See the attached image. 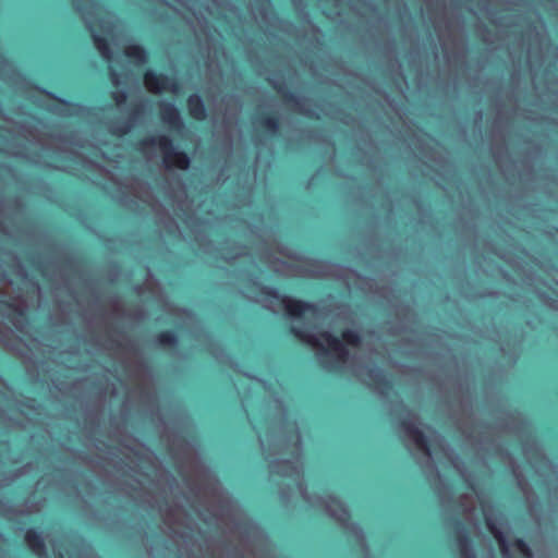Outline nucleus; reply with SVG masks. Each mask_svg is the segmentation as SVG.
<instances>
[{
    "instance_id": "f257e3e1",
    "label": "nucleus",
    "mask_w": 558,
    "mask_h": 558,
    "mask_svg": "<svg viewBox=\"0 0 558 558\" xmlns=\"http://www.w3.org/2000/svg\"><path fill=\"white\" fill-rule=\"evenodd\" d=\"M291 2L302 22L313 32L312 47L320 50L322 31L312 21L305 0H291ZM330 2L335 7L333 11L329 13L324 11L329 19H338L339 23H343L342 11L348 8L357 16L359 22H365L369 32L389 35L386 40H375L374 44L388 61L386 71L396 89L401 94L400 101L393 99L384 89L369 86L372 92L362 94L355 101L354 113L343 110L326 113L343 124L352 125V137L355 141L353 155L376 177L373 189L359 186L356 195H353L354 201L372 209L378 208L384 211L385 217H393L397 203L385 183L386 154L391 145L402 143L417 158L421 174L445 191L449 185L457 183L456 167L439 142L408 123L403 99L410 85L398 59L397 41L392 35L390 21L379 12L377 0H330Z\"/></svg>"
},
{
    "instance_id": "f03ea898",
    "label": "nucleus",
    "mask_w": 558,
    "mask_h": 558,
    "mask_svg": "<svg viewBox=\"0 0 558 558\" xmlns=\"http://www.w3.org/2000/svg\"><path fill=\"white\" fill-rule=\"evenodd\" d=\"M438 369L436 380L440 391L449 398L450 417L460 425L466 441L472 445L480 459L485 463L487 458H498L504 462L515 480L518 488L524 496L530 515L539 522L542 508L537 494L525 478L521 465L506 448L499 436L510 433L517 436L522 444L524 438L535 440L532 424L520 413L500 411L494 425L475 424L473 408L475 403V377L464 365H460L452 350L447 348L436 353L434 357Z\"/></svg>"
},
{
    "instance_id": "7ed1b4c3",
    "label": "nucleus",
    "mask_w": 558,
    "mask_h": 558,
    "mask_svg": "<svg viewBox=\"0 0 558 558\" xmlns=\"http://www.w3.org/2000/svg\"><path fill=\"white\" fill-rule=\"evenodd\" d=\"M453 8L448 12L445 0H423L421 9L425 23L434 29L437 43L432 39V58L421 43L418 31L409 13L407 4L402 7L400 27L404 44L411 47L407 53L410 69L418 92L434 87L444 98H457L460 74L469 70V37L460 0H451ZM432 37V34H429Z\"/></svg>"
},
{
    "instance_id": "20e7f679",
    "label": "nucleus",
    "mask_w": 558,
    "mask_h": 558,
    "mask_svg": "<svg viewBox=\"0 0 558 558\" xmlns=\"http://www.w3.org/2000/svg\"><path fill=\"white\" fill-rule=\"evenodd\" d=\"M387 405L391 415L402 416L398 425L404 434L405 446L439 500L444 525L446 530H452L456 534L461 558H476L473 543L461 520V517H464L471 524L478 525L476 499L472 494H462L458 501L453 502L452 487L440 474L434 454L446 458L473 492L476 487V476L466 469L463 459L439 432L428 428V435H425L418 428L417 414L402 400L391 401Z\"/></svg>"
},
{
    "instance_id": "39448f33",
    "label": "nucleus",
    "mask_w": 558,
    "mask_h": 558,
    "mask_svg": "<svg viewBox=\"0 0 558 558\" xmlns=\"http://www.w3.org/2000/svg\"><path fill=\"white\" fill-rule=\"evenodd\" d=\"M278 415L267 420L266 440L262 438L260 430L250 418L252 428L257 435L260 449L269 462L270 474L289 477L295 481L302 498L312 508L323 509L340 526L351 533L361 546L364 558L369 557V548L364 531L359 523L350 522V511L345 504L335 496L322 497L311 495L303 476V444L296 423L288 420L287 409L281 399L274 400Z\"/></svg>"
},
{
    "instance_id": "423d86ee",
    "label": "nucleus",
    "mask_w": 558,
    "mask_h": 558,
    "mask_svg": "<svg viewBox=\"0 0 558 558\" xmlns=\"http://www.w3.org/2000/svg\"><path fill=\"white\" fill-rule=\"evenodd\" d=\"M315 329V324L302 327L292 326L291 332L302 342L315 349L318 363L328 372L340 369L342 364L351 359L353 374L360 381L373 387L381 401L387 402L392 386L384 369L374 361H364L351 355L347 348V345L356 347L361 344V333L355 329H345L341 333V339H339L330 331L316 333Z\"/></svg>"
},
{
    "instance_id": "0eeeda50",
    "label": "nucleus",
    "mask_w": 558,
    "mask_h": 558,
    "mask_svg": "<svg viewBox=\"0 0 558 558\" xmlns=\"http://www.w3.org/2000/svg\"><path fill=\"white\" fill-rule=\"evenodd\" d=\"M219 251L223 260L231 263L239 259L244 266L235 272L238 281H247L252 286L259 288L262 294L278 301L291 320L300 319L306 314H308L315 322L325 316V308L320 307L316 303L298 300L289 295H281L276 288L259 286V278L256 271L257 265L252 256L247 254V247L245 245L225 242Z\"/></svg>"
},
{
    "instance_id": "6e6552de",
    "label": "nucleus",
    "mask_w": 558,
    "mask_h": 558,
    "mask_svg": "<svg viewBox=\"0 0 558 558\" xmlns=\"http://www.w3.org/2000/svg\"><path fill=\"white\" fill-rule=\"evenodd\" d=\"M10 459V445L8 440H0V470L5 461ZM35 469L33 462H27L17 469L3 473L0 471V487L8 485L17 478L26 475ZM46 504L45 497H37L32 493L22 504H14L9 499L0 496V514L9 520L15 519L17 515L35 514L41 511Z\"/></svg>"
},
{
    "instance_id": "1a4fd4ad",
    "label": "nucleus",
    "mask_w": 558,
    "mask_h": 558,
    "mask_svg": "<svg viewBox=\"0 0 558 558\" xmlns=\"http://www.w3.org/2000/svg\"><path fill=\"white\" fill-rule=\"evenodd\" d=\"M75 10L80 13L85 27L90 33L94 45L100 56L106 60L112 59L113 52L109 47L108 40L102 37L98 29L105 35H111L113 31L112 23L101 16L100 7L93 0H73Z\"/></svg>"
},
{
    "instance_id": "9d476101",
    "label": "nucleus",
    "mask_w": 558,
    "mask_h": 558,
    "mask_svg": "<svg viewBox=\"0 0 558 558\" xmlns=\"http://www.w3.org/2000/svg\"><path fill=\"white\" fill-rule=\"evenodd\" d=\"M522 452L535 474L541 478L555 507H558V466L545 454L544 449L535 440L524 438Z\"/></svg>"
},
{
    "instance_id": "9b49d317",
    "label": "nucleus",
    "mask_w": 558,
    "mask_h": 558,
    "mask_svg": "<svg viewBox=\"0 0 558 558\" xmlns=\"http://www.w3.org/2000/svg\"><path fill=\"white\" fill-rule=\"evenodd\" d=\"M367 292L373 294L376 299L386 302L395 310L397 316H402L400 322L391 325L390 332L396 335L403 331L411 330L416 323L414 310L411 305H398L396 290L391 286H379L375 279L367 278L364 281Z\"/></svg>"
},
{
    "instance_id": "f8f14e48",
    "label": "nucleus",
    "mask_w": 558,
    "mask_h": 558,
    "mask_svg": "<svg viewBox=\"0 0 558 558\" xmlns=\"http://www.w3.org/2000/svg\"><path fill=\"white\" fill-rule=\"evenodd\" d=\"M266 81L278 95L283 97L286 102L292 104L294 109L300 114L307 118L318 119L319 112H324V110L320 108H314L307 97L291 92L288 88V80L286 78L283 72H270L266 76Z\"/></svg>"
},
{
    "instance_id": "ddd939ff",
    "label": "nucleus",
    "mask_w": 558,
    "mask_h": 558,
    "mask_svg": "<svg viewBox=\"0 0 558 558\" xmlns=\"http://www.w3.org/2000/svg\"><path fill=\"white\" fill-rule=\"evenodd\" d=\"M143 145L157 147L162 155V167L167 171L187 170L191 166V157L183 150L179 149L172 138L166 134H159L147 137L143 141Z\"/></svg>"
},
{
    "instance_id": "4468645a",
    "label": "nucleus",
    "mask_w": 558,
    "mask_h": 558,
    "mask_svg": "<svg viewBox=\"0 0 558 558\" xmlns=\"http://www.w3.org/2000/svg\"><path fill=\"white\" fill-rule=\"evenodd\" d=\"M482 513L488 532L497 541L504 558H512L507 533L510 531L506 515L494 505L481 501Z\"/></svg>"
},
{
    "instance_id": "2eb2a0df",
    "label": "nucleus",
    "mask_w": 558,
    "mask_h": 558,
    "mask_svg": "<svg viewBox=\"0 0 558 558\" xmlns=\"http://www.w3.org/2000/svg\"><path fill=\"white\" fill-rule=\"evenodd\" d=\"M87 168L97 169L100 174L107 181V184L104 186L110 193L111 197L114 198L119 204L123 207L129 208L131 210H135L138 207L136 195L133 193L131 186L123 184L120 181L113 179V173L106 169L104 166L92 159L84 160Z\"/></svg>"
},
{
    "instance_id": "dca6fc26",
    "label": "nucleus",
    "mask_w": 558,
    "mask_h": 558,
    "mask_svg": "<svg viewBox=\"0 0 558 558\" xmlns=\"http://www.w3.org/2000/svg\"><path fill=\"white\" fill-rule=\"evenodd\" d=\"M141 196L138 197L144 203L151 206L155 213V222L167 234H181L177 220L172 217L169 210L159 202H155L153 187L148 182L140 184Z\"/></svg>"
},
{
    "instance_id": "f3484780",
    "label": "nucleus",
    "mask_w": 558,
    "mask_h": 558,
    "mask_svg": "<svg viewBox=\"0 0 558 558\" xmlns=\"http://www.w3.org/2000/svg\"><path fill=\"white\" fill-rule=\"evenodd\" d=\"M459 229L460 235L465 242L464 245L472 244L473 251H477L480 248L483 252L492 255H496L498 257H504L502 251L496 245V243L492 240H482L477 232V216L472 211L469 220L462 222L459 220Z\"/></svg>"
},
{
    "instance_id": "a211bd4d",
    "label": "nucleus",
    "mask_w": 558,
    "mask_h": 558,
    "mask_svg": "<svg viewBox=\"0 0 558 558\" xmlns=\"http://www.w3.org/2000/svg\"><path fill=\"white\" fill-rule=\"evenodd\" d=\"M305 272L313 278L345 279L349 275L360 278V275L353 268L320 259L311 260L306 265Z\"/></svg>"
},
{
    "instance_id": "6ab92c4d",
    "label": "nucleus",
    "mask_w": 558,
    "mask_h": 558,
    "mask_svg": "<svg viewBox=\"0 0 558 558\" xmlns=\"http://www.w3.org/2000/svg\"><path fill=\"white\" fill-rule=\"evenodd\" d=\"M143 83L147 92L153 95H161L165 92L178 95L181 92V85L175 77L166 73H157L153 69L146 70L143 75Z\"/></svg>"
},
{
    "instance_id": "aec40b11",
    "label": "nucleus",
    "mask_w": 558,
    "mask_h": 558,
    "mask_svg": "<svg viewBox=\"0 0 558 558\" xmlns=\"http://www.w3.org/2000/svg\"><path fill=\"white\" fill-rule=\"evenodd\" d=\"M159 118L161 122L170 130L178 133H183L186 129L184 119L178 107L168 100H160L158 102Z\"/></svg>"
},
{
    "instance_id": "412c9836",
    "label": "nucleus",
    "mask_w": 558,
    "mask_h": 558,
    "mask_svg": "<svg viewBox=\"0 0 558 558\" xmlns=\"http://www.w3.org/2000/svg\"><path fill=\"white\" fill-rule=\"evenodd\" d=\"M41 93L47 95L50 99L56 100L58 104L48 106V110L60 117H80L87 112V108L81 104L71 102L65 98L59 97L52 92L40 89Z\"/></svg>"
},
{
    "instance_id": "4be33fe9",
    "label": "nucleus",
    "mask_w": 558,
    "mask_h": 558,
    "mask_svg": "<svg viewBox=\"0 0 558 558\" xmlns=\"http://www.w3.org/2000/svg\"><path fill=\"white\" fill-rule=\"evenodd\" d=\"M109 343L112 349L122 351L125 354H137L138 343L124 330H116L109 336Z\"/></svg>"
},
{
    "instance_id": "5701e85b",
    "label": "nucleus",
    "mask_w": 558,
    "mask_h": 558,
    "mask_svg": "<svg viewBox=\"0 0 558 558\" xmlns=\"http://www.w3.org/2000/svg\"><path fill=\"white\" fill-rule=\"evenodd\" d=\"M186 108L191 118L196 121L203 122L208 118L206 105L198 93H193L187 97Z\"/></svg>"
},
{
    "instance_id": "b1692460",
    "label": "nucleus",
    "mask_w": 558,
    "mask_h": 558,
    "mask_svg": "<svg viewBox=\"0 0 558 558\" xmlns=\"http://www.w3.org/2000/svg\"><path fill=\"white\" fill-rule=\"evenodd\" d=\"M521 342H522V331L517 332L514 335V339L512 342H507V343L500 344V351H501L502 355L505 357H507L508 367H512L517 363V361L519 359V354H520Z\"/></svg>"
},
{
    "instance_id": "393cba45",
    "label": "nucleus",
    "mask_w": 558,
    "mask_h": 558,
    "mask_svg": "<svg viewBox=\"0 0 558 558\" xmlns=\"http://www.w3.org/2000/svg\"><path fill=\"white\" fill-rule=\"evenodd\" d=\"M124 54L133 60L135 65H143L148 61L147 50L140 44H130L124 48Z\"/></svg>"
},
{
    "instance_id": "a878e982",
    "label": "nucleus",
    "mask_w": 558,
    "mask_h": 558,
    "mask_svg": "<svg viewBox=\"0 0 558 558\" xmlns=\"http://www.w3.org/2000/svg\"><path fill=\"white\" fill-rule=\"evenodd\" d=\"M133 290L137 294H143L146 290H150L154 294H159L161 291V284L159 280L155 277L151 269L146 266V280L143 284H135Z\"/></svg>"
},
{
    "instance_id": "bb28decb",
    "label": "nucleus",
    "mask_w": 558,
    "mask_h": 558,
    "mask_svg": "<svg viewBox=\"0 0 558 558\" xmlns=\"http://www.w3.org/2000/svg\"><path fill=\"white\" fill-rule=\"evenodd\" d=\"M110 310L109 312H105V320L107 317L117 319V320H126V316L129 315V310L123 306L120 299L117 295H113L109 300Z\"/></svg>"
},
{
    "instance_id": "cd10ccee",
    "label": "nucleus",
    "mask_w": 558,
    "mask_h": 558,
    "mask_svg": "<svg viewBox=\"0 0 558 558\" xmlns=\"http://www.w3.org/2000/svg\"><path fill=\"white\" fill-rule=\"evenodd\" d=\"M258 129H263L269 136H277L280 130V121L276 117H263L255 121Z\"/></svg>"
},
{
    "instance_id": "c85d7f7f",
    "label": "nucleus",
    "mask_w": 558,
    "mask_h": 558,
    "mask_svg": "<svg viewBox=\"0 0 558 558\" xmlns=\"http://www.w3.org/2000/svg\"><path fill=\"white\" fill-rule=\"evenodd\" d=\"M128 366L130 368L131 375L135 378H141V379H151L153 378L151 368L143 360H137L134 363H129Z\"/></svg>"
},
{
    "instance_id": "c756f323",
    "label": "nucleus",
    "mask_w": 558,
    "mask_h": 558,
    "mask_svg": "<svg viewBox=\"0 0 558 558\" xmlns=\"http://www.w3.org/2000/svg\"><path fill=\"white\" fill-rule=\"evenodd\" d=\"M154 342L158 347H174L179 343V339L174 331L167 330L158 333Z\"/></svg>"
},
{
    "instance_id": "7c9ffc66",
    "label": "nucleus",
    "mask_w": 558,
    "mask_h": 558,
    "mask_svg": "<svg viewBox=\"0 0 558 558\" xmlns=\"http://www.w3.org/2000/svg\"><path fill=\"white\" fill-rule=\"evenodd\" d=\"M412 203H413L414 207L417 209L418 222L421 225L429 223L430 222V218H432L430 209L428 207H425L417 199H413Z\"/></svg>"
},
{
    "instance_id": "2f4dec72",
    "label": "nucleus",
    "mask_w": 558,
    "mask_h": 558,
    "mask_svg": "<svg viewBox=\"0 0 558 558\" xmlns=\"http://www.w3.org/2000/svg\"><path fill=\"white\" fill-rule=\"evenodd\" d=\"M483 116H484L483 110L478 109L474 112V117H473V135L478 141H482V138H483V130H482Z\"/></svg>"
},
{
    "instance_id": "473e14b6",
    "label": "nucleus",
    "mask_w": 558,
    "mask_h": 558,
    "mask_svg": "<svg viewBox=\"0 0 558 558\" xmlns=\"http://www.w3.org/2000/svg\"><path fill=\"white\" fill-rule=\"evenodd\" d=\"M515 550L524 558H533V551L523 538H517L513 544Z\"/></svg>"
},
{
    "instance_id": "72a5a7b5",
    "label": "nucleus",
    "mask_w": 558,
    "mask_h": 558,
    "mask_svg": "<svg viewBox=\"0 0 558 558\" xmlns=\"http://www.w3.org/2000/svg\"><path fill=\"white\" fill-rule=\"evenodd\" d=\"M144 112H145L144 105H142V104L136 105L134 108H132V110L128 114L126 119L130 122H132V124L135 126L141 121L142 117L144 116Z\"/></svg>"
},
{
    "instance_id": "f704fd0d",
    "label": "nucleus",
    "mask_w": 558,
    "mask_h": 558,
    "mask_svg": "<svg viewBox=\"0 0 558 558\" xmlns=\"http://www.w3.org/2000/svg\"><path fill=\"white\" fill-rule=\"evenodd\" d=\"M148 316H149L148 311L145 307L141 306L134 311L129 310V315L126 316V320L143 322V320L147 319Z\"/></svg>"
},
{
    "instance_id": "c9c22d12",
    "label": "nucleus",
    "mask_w": 558,
    "mask_h": 558,
    "mask_svg": "<svg viewBox=\"0 0 558 558\" xmlns=\"http://www.w3.org/2000/svg\"><path fill=\"white\" fill-rule=\"evenodd\" d=\"M211 354L218 362H220V363L228 362L232 367H234V368L236 367V363H234L232 361V359L228 354H226L223 349L215 348L211 350Z\"/></svg>"
},
{
    "instance_id": "e433bc0d",
    "label": "nucleus",
    "mask_w": 558,
    "mask_h": 558,
    "mask_svg": "<svg viewBox=\"0 0 558 558\" xmlns=\"http://www.w3.org/2000/svg\"><path fill=\"white\" fill-rule=\"evenodd\" d=\"M461 294L464 295L466 299H485L488 296H498L499 292L483 290V291H480L476 293H468V292L461 290Z\"/></svg>"
},
{
    "instance_id": "4c0bfd02",
    "label": "nucleus",
    "mask_w": 558,
    "mask_h": 558,
    "mask_svg": "<svg viewBox=\"0 0 558 558\" xmlns=\"http://www.w3.org/2000/svg\"><path fill=\"white\" fill-rule=\"evenodd\" d=\"M128 92L125 89L114 90L112 92V98L116 101L118 107L123 106L128 99Z\"/></svg>"
},
{
    "instance_id": "58836bf2",
    "label": "nucleus",
    "mask_w": 558,
    "mask_h": 558,
    "mask_svg": "<svg viewBox=\"0 0 558 558\" xmlns=\"http://www.w3.org/2000/svg\"><path fill=\"white\" fill-rule=\"evenodd\" d=\"M245 56H246V60L254 66H259L262 65V59L260 57L258 56V53L256 51H254L253 49H246L245 51Z\"/></svg>"
},
{
    "instance_id": "ea45409f",
    "label": "nucleus",
    "mask_w": 558,
    "mask_h": 558,
    "mask_svg": "<svg viewBox=\"0 0 558 558\" xmlns=\"http://www.w3.org/2000/svg\"><path fill=\"white\" fill-rule=\"evenodd\" d=\"M121 270L117 263H111L108 271V281L114 283L120 277Z\"/></svg>"
},
{
    "instance_id": "a19ab883",
    "label": "nucleus",
    "mask_w": 558,
    "mask_h": 558,
    "mask_svg": "<svg viewBox=\"0 0 558 558\" xmlns=\"http://www.w3.org/2000/svg\"><path fill=\"white\" fill-rule=\"evenodd\" d=\"M133 128H134V125L132 124V122H130L128 119H125L116 126V132L119 135H124V134H128L129 132H131Z\"/></svg>"
},
{
    "instance_id": "79ce46f5",
    "label": "nucleus",
    "mask_w": 558,
    "mask_h": 558,
    "mask_svg": "<svg viewBox=\"0 0 558 558\" xmlns=\"http://www.w3.org/2000/svg\"><path fill=\"white\" fill-rule=\"evenodd\" d=\"M270 265L274 270L280 272H286V270L290 268V265L287 262L279 259L277 257L270 260Z\"/></svg>"
},
{
    "instance_id": "37998d69",
    "label": "nucleus",
    "mask_w": 558,
    "mask_h": 558,
    "mask_svg": "<svg viewBox=\"0 0 558 558\" xmlns=\"http://www.w3.org/2000/svg\"><path fill=\"white\" fill-rule=\"evenodd\" d=\"M538 296L542 299L544 304H546L548 307L558 311V300L553 299L551 296L547 295L546 293H538Z\"/></svg>"
},
{
    "instance_id": "c03bdc74",
    "label": "nucleus",
    "mask_w": 558,
    "mask_h": 558,
    "mask_svg": "<svg viewBox=\"0 0 558 558\" xmlns=\"http://www.w3.org/2000/svg\"><path fill=\"white\" fill-rule=\"evenodd\" d=\"M291 495H292V488L290 485H283L280 487L279 497L284 504L289 502Z\"/></svg>"
},
{
    "instance_id": "a18cd8bd",
    "label": "nucleus",
    "mask_w": 558,
    "mask_h": 558,
    "mask_svg": "<svg viewBox=\"0 0 558 558\" xmlns=\"http://www.w3.org/2000/svg\"><path fill=\"white\" fill-rule=\"evenodd\" d=\"M300 135L306 140H317L319 137V134L316 131L307 130V129L301 130Z\"/></svg>"
},
{
    "instance_id": "49530a36",
    "label": "nucleus",
    "mask_w": 558,
    "mask_h": 558,
    "mask_svg": "<svg viewBox=\"0 0 558 558\" xmlns=\"http://www.w3.org/2000/svg\"><path fill=\"white\" fill-rule=\"evenodd\" d=\"M109 74H110L111 83L114 86H120L123 84V82L121 81V75L117 71H114L113 69L110 68Z\"/></svg>"
},
{
    "instance_id": "de8ad7c7",
    "label": "nucleus",
    "mask_w": 558,
    "mask_h": 558,
    "mask_svg": "<svg viewBox=\"0 0 558 558\" xmlns=\"http://www.w3.org/2000/svg\"><path fill=\"white\" fill-rule=\"evenodd\" d=\"M459 136L462 142L466 143L469 140L468 128L465 124L459 126Z\"/></svg>"
},
{
    "instance_id": "09e8293b",
    "label": "nucleus",
    "mask_w": 558,
    "mask_h": 558,
    "mask_svg": "<svg viewBox=\"0 0 558 558\" xmlns=\"http://www.w3.org/2000/svg\"><path fill=\"white\" fill-rule=\"evenodd\" d=\"M182 313L186 316V318L189 320H191V323L196 320V316H195V314L192 311L186 310V308H182Z\"/></svg>"
},
{
    "instance_id": "8fccbe9b",
    "label": "nucleus",
    "mask_w": 558,
    "mask_h": 558,
    "mask_svg": "<svg viewBox=\"0 0 558 558\" xmlns=\"http://www.w3.org/2000/svg\"><path fill=\"white\" fill-rule=\"evenodd\" d=\"M182 195L184 196V198H187L186 193L184 191L182 192ZM185 203H186V199L179 202L180 209H182V210L184 209Z\"/></svg>"
},
{
    "instance_id": "3c124183",
    "label": "nucleus",
    "mask_w": 558,
    "mask_h": 558,
    "mask_svg": "<svg viewBox=\"0 0 558 558\" xmlns=\"http://www.w3.org/2000/svg\"><path fill=\"white\" fill-rule=\"evenodd\" d=\"M308 66H310V70H311L312 74L315 75L316 74V70H317L316 64L311 62Z\"/></svg>"
},
{
    "instance_id": "603ef678",
    "label": "nucleus",
    "mask_w": 558,
    "mask_h": 558,
    "mask_svg": "<svg viewBox=\"0 0 558 558\" xmlns=\"http://www.w3.org/2000/svg\"><path fill=\"white\" fill-rule=\"evenodd\" d=\"M320 170H318L308 181V186L316 180V178L318 177Z\"/></svg>"
},
{
    "instance_id": "864d4df0",
    "label": "nucleus",
    "mask_w": 558,
    "mask_h": 558,
    "mask_svg": "<svg viewBox=\"0 0 558 558\" xmlns=\"http://www.w3.org/2000/svg\"><path fill=\"white\" fill-rule=\"evenodd\" d=\"M525 279H526L527 283H533L535 281V278L531 275H526Z\"/></svg>"
},
{
    "instance_id": "5fc2aeb1",
    "label": "nucleus",
    "mask_w": 558,
    "mask_h": 558,
    "mask_svg": "<svg viewBox=\"0 0 558 558\" xmlns=\"http://www.w3.org/2000/svg\"><path fill=\"white\" fill-rule=\"evenodd\" d=\"M472 15H477V12L472 8V7H466L465 8Z\"/></svg>"
},
{
    "instance_id": "6e6d98bb",
    "label": "nucleus",
    "mask_w": 558,
    "mask_h": 558,
    "mask_svg": "<svg viewBox=\"0 0 558 558\" xmlns=\"http://www.w3.org/2000/svg\"><path fill=\"white\" fill-rule=\"evenodd\" d=\"M330 149H331V158L333 159L335 155H336V150H335L333 144H330Z\"/></svg>"
},
{
    "instance_id": "4d7b16f0",
    "label": "nucleus",
    "mask_w": 558,
    "mask_h": 558,
    "mask_svg": "<svg viewBox=\"0 0 558 558\" xmlns=\"http://www.w3.org/2000/svg\"><path fill=\"white\" fill-rule=\"evenodd\" d=\"M550 234H553L554 236H556L558 239V229L553 228V232H550Z\"/></svg>"
},
{
    "instance_id": "13d9d810",
    "label": "nucleus",
    "mask_w": 558,
    "mask_h": 558,
    "mask_svg": "<svg viewBox=\"0 0 558 558\" xmlns=\"http://www.w3.org/2000/svg\"><path fill=\"white\" fill-rule=\"evenodd\" d=\"M222 175H223V169H221L220 173L218 174V180H222V182H225L226 179H222Z\"/></svg>"
},
{
    "instance_id": "bf43d9fd",
    "label": "nucleus",
    "mask_w": 558,
    "mask_h": 558,
    "mask_svg": "<svg viewBox=\"0 0 558 558\" xmlns=\"http://www.w3.org/2000/svg\"><path fill=\"white\" fill-rule=\"evenodd\" d=\"M500 272H501V275H502V277H504V278H506L507 280H509V278L507 277V274H506V271H505V270H501V269H500Z\"/></svg>"
},
{
    "instance_id": "052dcab7",
    "label": "nucleus",
    "mask_w": 558,
    "mask_h": 558,
    "mask_svg": "<svg viewBox=\"0 0 558 558\" xmlns=\"http://www.w3.org/2000/svg\"><path fill=\"white\" fill-rule=\"evenodd\" d=\"M554 183L558 185V177L553 180Z\"/></svg>"
},
{
    "instance_id": "680f3d73",
    "label": "nucleus",
    "mask_w": 558,
    "mask_h": 558,
    "mask_svg": "<svg viewBox=\"0 0 558 558\" xmlns=\"http://www.w3.org/2000/svg\"><path fill=\"white\" fill-rule=\"evenodd\" d=\"M245 226H246L248 229H251V227H252V226L250 225V222H245Z\"/></svg>"
},
{
    "instance_id": "e2e57ef3",
    "label": "nucleus",
    "mask_w": 558,
    "mask_h": 558,
    "mask_svg": "<svg viewBox=\"0 0 558 558\" xmlns=\"http://www.w3.org/2000/svg\"><path fill=\"white\" fill-rule=\"evenodd\" d=\"M510 299L517 301V298L514 295H510Z\"/></svg>"
},
{
    "instance_id": "0e129e2a",
    "label": "nucleus",
    "mask_w": 558,
    "mask_h": 558,
    "mask_svg": "<svg viewBox=\"0 0 558 558\" xmlns=\"http://www.w3.org/2000/svg\"><path fill=\"white\" fill-rule=\"evenodd\" d=\"M0 539L3 541L4 537H3V534L0 532Z\"/></svg>"
}]
</instances>
